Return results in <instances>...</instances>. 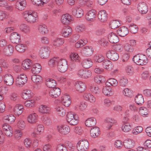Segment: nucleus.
Instances as JSON below:
<instances>
[{
	"instance_id": "f257e3e1",
	"label": "nucleus",
	"mask_w": 151,
	"mask_h": 151,
	"mask_svg": "<svg viewBox=\"0 0 151 151\" xmlns=\"http://www.w3.org/2000/svg\"><path fill=\"white\" fill-rule=\"evenodd\" d=\"M133 60L137 64L142 65L146 64L148 62L147 56L142 54L135 55L133 58Z\"/></svg>"
},
{
	"instance_id": "f03ea898",
	"label": "nucleus",
	"mask_w": 151,
	"mask_h": 151,
	"mask_svg": "<svg viewBox=\"0 0 151 151\" xmlns=\"http://www.w3.org/2000/svg\"><path fill=\"white\" fill-rule=\"evenodd\" d=\"M66 120L71 125H75L78 122L79 117L78 115L74 112L70 111L67 114Z\"/></svg>"
},
{
	"instance_id": "7ed1b4c3",
	"label": "nucleus",
	"mask_w": 151,
	"mask_h": 151,
	"mask_svg": "<svg viewBox=\"0 0 151 151\" xmlns=\"http://www.w3.org/2000/svg\"><path fill=\"white\" fill-rule=\"evenodd\" d=\"M23 17L25 20L30 23H34L37 19V15L35 13L26 11L23 13Z\"/></svg>"
},
{
	"instance_id": "20e7f679",
	"label": "nucleus",
	"mask_w": 151,
	"mask_h": 151,
	"mask_svg": "<svg viewBox=\"0 0 151 151\" xmlns=\"http://www.w3.org/2000/svg\"><path fill=\"white\" fill-rule=\"evenodd\" d=\"M67 61L64 59H61L58 60L57 65L58 69L60 72H65L68 68Z\"/></svg>"
},
{
	"instance_id": "39448f33",
	"label": "nucleus",
	"mask_w": 151,
	"mask_h": 151,
	"mask_svg": "<svg viewBox=\"0 0 151 151\" xmlns=\"http://www.w3.org/2000/svg\"><path fill=\"white\" fill-rule=\"evenodd\" d=\"M89 144L86 139L80 140L77 144V147L79 151H86L89 148Z\"/></svg>"
},
{
	"instance_id": "423d86ee",
	"label": "nucleus",
	"mask_w": 151,
	"mask_h": 151,
	"mask_svg": "<svg viewBox=\"0 0 151 151\" xmlns=\"http://www.w3.org/2000/svg\"><path fill=\"white\" fill-rule=\"evenodd\" d=\"M50 52V49L49 47L44 46L40 47L39 54L42 58L46 59L49 57Z\"/></svg>"
},
{
	"instance_id": "0eeeda50",
	"label": "nucleus",
	"mask_w": 151,
	"mask_h": 151,
	"mask_svg": "<svg viewBox=\"0 0 151 151\" xmlns=\"http://www.w3.org/2000/svg\"><path fill=\"white\" fill-rule=\"evenodd\" d=\"M27 78L25 75L22 74L17 76L16 81V85L19 87L22 86L27 81Z\"/></svg>"
},
{
	"instance_id": "6e6552de",
	"label": "nucleus",
	"mask_w": 151,
	"mask_h": 151,
	"mask_svg": "<svg viewBox=\"0 0 151 151\" xmlns=\"http://www.w3.org/2000/svg\"><path fill=\"white\" fill-rule=\"evenodd\" d=\"M77 74L79 77L87 78L91 76V73L90 70L81 69H79L78 70Z\"/></svg>"
},
{
	"instance_id": "1a4fd4ad",
	"label": "nucleus",
	"mask_w": 151,
	"mask_h": 151,
	"mask_svg": "<svg viewBox=\"0 0 151 151\" xmlns=\"http://www.w3.org/2000/svg\"><path fill=\"white\" fill-rule=\"evenodd\" d=\"M83 11L80 7H75L72 9V14L77 18L81 17L83 16Z\"/></svg>"
},
{
	"instance_id": "9d476101",
	"label": "nucleus",
	"mask_w": 151,
	"mask_h": 151,
	"mask_svg": "<svg viewBox=\"0 0 151 151\" xmlns=\"http://www.w3.org/2000/svg\"><path fill=\"white\" fill-rule=\"evenodd\" d=\"M39 112L42 114H49L50 112L51 108L47 105H41L38 107Z\"/></svg>"
},
{
	"instance_id": "9b49d317",
	"label": "nucleus",
	"mask_w": 151,
	"mask_h": 151,
	"mask_svg": "<svg viewBox=\"0 0 151 151\" xmlns=\"http://www.w3.org/2000/svg\"><path fill=\"white\" fill-rule=\"evenodd\" d=\"M57 129L60 133L64 135L68 134L70 130L69 126L66 125L58 126Z\"/></svg>"
},
{
	"instance_id": "f8f14e48",
	"label": "nucleus",
	"mask_w": 151,
	"mask_h": 151,
	"mask_svg": "<svg viewBox=\"0 0 151 151\" xmlns=\"http://www.w3.org/2000/svg\"><path fill=\"white\" fill-rule=\"evenodd\" d=\"M75 87L76 90L79 92H83L86 88L85 84L81 81H78L76 82L75 85Z\"/></svg>"
},
{
	"instance_id": "ddd939ff",
	"label": "nucleus",
	"mask_w": 151,
	"mask_h": 151,
	"mask_svg": "<svg viewBox=\"0 0 151 151\" xmlns=\"http://www.w3.org/2000/svg\"><path fill=\"white\" fill-rule=\"evenodd\" d=\"M61 93V90L58 88L55 87L51 89L49 91V95L53 98H56L59 96Z\"/></svg>"
},
{
	"instance_id": "4468645a",
	"label": "nucleus",
	"mask_w": 151,
	"mask_h": 151,
	"mask_svg": "<svg viewBox=\"0 0 151 151\" xmlns=\"http://www.w3.org/2000/svg\"><path fill=\"white\" fill-rule=\"evenodd\" d=\"M138 9L142 14H146L148 11V7L146 4L144 2L139 3L138 4Z\"/></svg>"
},
{
	"instance_id": "2eb2a0df",
	"label": "nucleus",
	"mask_w": 151,
	"mask_h": 151,
	"mask_svg": "<svg viewBox=\"0 0 151 151\" xmlns=\"http://www.w3.org/2000/svg\"><path fill=\"white\" fill-rule=\"evenodd\" d=\"M3 79L5 83L9 86L12 85L14 82L13 77L9 74H5L4 75Z\"/></svg>"
},
{
	"instance_id": "dca6fc26",
	"label": "nucleus",
	"mask_w": 151,
	"mask_h": 151,
	"mask_svg": "<svg viewBox=\"0 0 151 151\" xmlns=\"http://www.w3.org/2000/svg\"><path fill=\"white\" fill-rule=\"evenodd\" d=\"M72 32V30L70 27L68 26H65L62 30V35L64 37H68L71 35Z\"/></svg>"
},
{
	"instance_id": "f3484780",
	"label": "nucleus",
	"mask_w": 151,
	"mask_h": 151,
	"mask_svg": "<svg viewBox=\"0 0 151 151\" xmlns=\"http://www.w3.org/2000/svg\"><path fill=\"white\" fill-rule=\"evenodd\" d=\"M10 40L12 43L18 44L20 42V35L17 32H13L10 36Z\"/></svg>"
},
{
	"instance_id": "a211bd4d",
	"label": "nucleus",
	"mask_w": 151,
	"mask_h": 151,
	"mask_svg": "<svg viewBox=\"0 0 151 151\" xmlns=\"http://www.w3.org/2000/svg\"><path fill=\"white\" fill-rule=\"evenodd\" d=\"M106 128L107 129L109 130L112 126L116 123V121L114 119L108 117L105 119Z\"/></svg>"
},
{
	"instance_id": "6ab92c4d",
	"label": "nucleus",
	"mask_w": 151,
	"mask_h": 151,
	"mask_svg": "<svg viewBox=\"0 0 151 151\" xmlns=\"http://www.w3.org/2000/svg\"><path fill=\"white\" fill-rule=\"evenodd\" d=\"M107 56L111 60L115 61L118 60L119 58V55L115 51L110 50L109 51L107 54Z\"/></svg>"
},
{
	"instance_id": "aec40b11",
	"label": "nucleus",
	"mask_w": 151,
	"mask_h": 151,
	"mask_svg": "<svg viewBox=\"0 0 151 151\" xmlns=\"http://www.w3.org/2000/svg\"><path fill=\"white\" fill-rule=\"evenodd\" d=\"M134 141L131 139H128L124 140L123 145L124 147L127 149L132 148L134 146Z\"/></svg>"
},
{
	"instance_id": "412c9836",
	"label": "nucleus",
	"mask_w": 151,
	"mask_h": 151,
	"mask_svg": "<svg viewBox=\"0 0 151 151\" xmlns=\"http://www.w3.org/2000/svg\"><path fill=\"white\" fill-rule=\"evenodd\" d=\"M129 32V29L127 27L123 26L120 27L117 30V33L121 37L126 36Z\"/></svg>"
},
{
	"instance_id": "4be33fe9",
	"label": "nucleus",
	"mask_w": 151,
	"mask_h": 151,
	"mask_svg": "<svg viewBox=\"0 0 151 151\" xmlns=\"http://www.w3.org/2000/svg\"><path fill=\"white\" fill-rule=\"evenodd\" d=\"M96 16V11L93 9L89 11L86 14V18L88 21H93Z\"/></svg>"
},
{
	"instance_id": "5701e85b",
	"label": "nucleus",
	"mask_w": 151,
	"mask_h": 151,
	"mask_svg": "<svg viewBox=\"0 0 151 151\" xmlns=\"http://www.w3.org/2000/svg\"><path fill=\"white\" fill-rule=\"evenodd\" d=\"M108 38L109 41L113 43H116L119 40L118 37L116 34L113 32L109 33L108 35Z\"/></svg>"
},
{
	"instance_id": "b1692460",
	"label": "nucleus",
	"mask_w": 151,
	"mask_h": 151,
	"mask_svg": "<svg viewBox=\"0 0 151 151\" xmlns=\"http://www.w3.org/2000/svg\"><path fill=\"white\" fill-rule=\"evenodd\" d=\"M26 5L25 0H18L16 3V8L19 10H24Z\"/></svg>"
},
{
	"instance_id": "393cba45",
	"label": "nucleus",
	"mask_w": 151,
	"mask_h": 151,
	"mask_svg": "<svg viewBox=\"0 0 151 151\" xmlns=\"http://www.w3.org/2000/svg\"><path fill=\"white\" fill-rule=\"evenodd\" d=\"M100 131L99 127H93L91 128L90 130V134L91 136L93 138L97 137L100 134Z\"/></svg>"
},
{
	"instance_id": "a878e982",
	"label": "nucleus",
	"mask_w": 151,
	"mask_h": 151,
	"mask_svg": "<svg viewBox=\"0 0 151 151\" xmlns=\"http://www.w3.org/2000/svg\"><path fill=\"white\" fill-rule=\"evenodd\" d=\"M82 51L84 55L87 56H89L93 54V50L92 47L86 46L83 47Z\"/></svg>"
},
{
	"instance_id": "bb28decb",
	"label": "nucleus",
	"mask_w": 151,
	"mask_h": 151,
	"mask_svg": "<svg viewBox=\"0 0 151 151\" xmlns=\"http://www.w3.org/2000/svg\"><path fill=\"white\" fill-rule=\"evenodd\" d=\"M23 110V107L21 104H17L13 109L14 114L18 116L21 114Z\"/></svg>"
},
{
	"instance_id": "cd10ccee",
	"label": "nucleus",
	"mask_w": 151,
	"mask_h": 151,
	"mask_svg": "<svg viewBox=\"0 0 151 151\" xmlns=\"http://www.w3.org/2000/svg\"><path fill=\"white\" fill-rule=\"evenodd\" d=\"M44 127L42 124H39L37 125L36 128L35 129L34 131L32 133V135L35 137L37 135L41 134L44 131Z\"/></svg>"
},
{
	"instance_id": "c85d7f7f",
	"label": "nucleus",
	"mask_w": 151,
	"mask_h": 151,
	"mask_svg": "<svg viewBox=\"0 0 151 151\" xmlns=\"http://www.w3.org/2000/svg\"><path fill=\"white\" fill-rule=\"evenodd\" d=\"M107 13L105 10H101L99 12L98 17L99 19L101 22H104L107 19Z\"/></svg>"
},
{
	"instance_id": "c756f323",
	"label": "nucleus",
	"mask_w": 151,
	"mask_h": 151,
	"mask_svg": "<svg viewBox=\"0 0 151 151\" xmlns=\"http://www.w3.org/2000/svg\"><path fill=\"white\" fill-rule=\"evenodd\" d=\"M14 51V48L9 45L5 47L3 50L4 53L6 55L10 56L12 55Z\"/></svg>"
},
{
	"instance_id": "7c9ffc66",
	"label": "nucleus",
	"mask_w": 151,
	"mask_h": 151,
	"mask_svg": "<svg viewBox=\"0 0 151 151\" xmlns=\"http://www.w3.org/2000/svg\"><path fill=\"white\" fill-rule=\"evenodd\" d=\"M62 104L65 106L68 107L71 103L70 97L68 95H65L61 98Z\"/></svg>"
},
{
	"instance_id": "2f4dec72",
	"label": "nucleus",
	"mask_w": 151,
	"mask_h": 151,
	"mask_svg": "<svg viewBox=\"0 0 151 151\" xmlns=\"http://www.w3.org/2000/svg\"><path fill=\"white\" fill-rule=\"evenodd\" d=\"M83 97L85 100L91 103H94L96 100V98L91 94L88 93H84Z\"/></svg>"
},
{
	"instance_id": "473e14b6",
	"label": "nucleus",
	"mask_w": 151,
	"mask_h": 151,
	"mask_svg": "<svg viewBox=\"0 0 151 151\" xmlns=\"http://www.w3.org/2000/svg\"><path fill=\"white\" fill-rule=\"evenodd\" d=\"M71 20V16L68 14H63L61 17V21L63 24H67L70 22Z\"/></svg>"
},
{
	"instance_id": "72a5a7b5",
	"label": "nucleus",
	"mask_w": 151,
	"mask_h": 151,
	"mask_svg": "<svg viewBox=\"0 0 151 151\" xmlns=\"http://www.w3.org/2000/svg\"><path fill=\"white\" fill-rule=\"evenodd\" d=\"M81 65L83 68H88L92 66L93 62L90 59H85L82 61Z\"/></svg>"
},
{
	"instance_id": "f704fd0d",
	"label": "nucleus",
	"mask_w": 151,
	"mask_h": 151,
	"mask_svg": "<svg viewBox=\"0 0 151 151\" xmlns=\"http://www.w3.org/2000/svg\"><path fill=\"white\" fill-rule=\"evenodd\" d=\"M41 69L40 64L38 63L34 64L32 66L31 71L33 74H38L40 73Z\"/></svg>"
},
{
	"instance_id": "c9c22d12",
	"label": "nucleus",
	"mask_w": 151,
	"mask_h": 151,
	"mask_svg": "<svg viewBox=\"0 0 151 151\" xmlns=\"http://www.w3.org/2000/svg\"><path fill=\"white\" fill-rule=\"evenodd\" d=\"M45 84L47 87L52 88H54L57 84L56 81L52 78H47L46 79Z\"/></svg>"
},
{
	"instance_id": "e433bc0d",
	"label": "nucleus",
	"mask_w": 151,
	"mask_h": 151,
	"mask_svg": "<svg viewBox=\"0 0 151 151\" xmlns=\"http://www.w3.org/2000/svg\"><path fill=\"white\" fill-rule=\"evenodd\" d=\"M96 123L95 118L91 117L88 118L85 121V124L88 127H92L95 126Z\"/></svg>"
},
{
	"instance_id": "4c0bfd02",
	"label": "nucleus",
	"mask_w": 151,
	"mask_h": 151,
	"mask_svg": "<svg viewBox=\"0 0 151 151\" xmlns=\"http://www.w3.org/2000/svg\"><path fill=\"white\" fill-rule=\"evenodd\" d=\"M132 129V126L128 122H124L122 127V130L125 132H127L131 131Z\"/></svg>"
},
{
	"instance_id": "58836bf2",
	"label": "nucleus",
	"mask_w": 151,
	"mask_h": 151,
	"mask_svg": "<svg viewBox=\"0 0 151 151\" xmlns=\"http://www.w3.org/2000/svg\"><path fill=\"white\" fill-rule=\"evenodd\" d=\"M32 64V62L31 60L29 59H26L24 60L22 63V67L24 69H29Z\"/></svg>"
},
{
	"instance_id": "ea45409f",
	"label": "nucleus",
	"mask_w": 151,
	"mask_h": 151,
	"mask_svg": "<svg viewBox=\"0 0 151 151\" xmlns=\"http://www.w3.org/2000/svg\"><path fill=\"white\" fill-rule=\"evenodd\" d=\"M57 114L61 116H65L66 113V111L62 106L58 105L55 108Z\"/></svg>"
},
{
	"instance_id": "a19ab883",
	"label": "nucleus",
	"mask_w": 151,
	"mask_h": 151,
	"mask_svg": "<svg viewBox=\"0 0 151 151\" xmlns=\"http://www.w3.org/2000/svg\"><path fill=\"white\" fill-rule=\"evenodd\" d=\"M64 39L58 38L54 40L53 44L54 47H58L63 45L64 43Z\"/></svg>"
},
{
	"instance_id": "79ce46f5",
	"label": "nucleus",
	"mask_w": 151,
	"mask_h": 151,
	"mask_svg": "<svg viewBox=\"0 0 151 151\" xmlns=\"http://www.w3.org/2000/svg\"><path fill=\"white\" fill-rule=\"evenodd\" d=\"M89 88L91 91L94 94L98 95L100 92L99 87L94 84H91L89 86Z\"/></svg>"
},
{
	"instance_id": "37998d69",
	"label": "nucleus",
	"mask_w": 151,
	"mask_h": 151,
	"mask_svg": "<svg viewBox=\"0 0 151 151\" xmlns=\"http://www.w3.org/2000/svg\"><path fill=\"white\" fill-rule=\"evenodd\" d=\"M37 115L35 113L31 114L27 117L28 122L31 124L35 123L37 121Z\"/></svg>"
},
{
	"instance_id": "c03bdc74",
	"label": "nucleus",
	"mask_w": 151,
	"mask_h": 151,
	"mask_svg": "<svg viewBox=\"0 0 151 151\" xmlns=\"http://www.w3.org/2000/svg\"><path fill=\"white\" fill-rule=\"evenodd\" d=\"M118 85L117 80L114 78H110L105 83V85L106 86H111L114 87Z\"/></svg>"
},
{
	"instance_id": "a18cd8bd",
	"label": "nucleus",
	"mask_w": 151,
	"mask_h": 151,
	"mask_svg": "<svg viewBox=\"0 0 151 151\" xmlns=\"http://www.w3.org/2000/svg\"><path fill=\"white\" fill-rule=\"evenodd\" d=\"M135 101L139 105H141L144 102V100L142 95L141 94L137 95L135 98Z\"/></svg>"
},
{
	"instance_id": "49530a36",
	"label": "nucleus",
	"mask_w": 151,
	"mask_h": 151,
	"mask_svg": "<svg viewBox=\"0 0 151 151\" xmlns=\"http://www.w3.org/2000/svg\"><path fill=\"white\" fill-rule=\"evenodd\" d=\"M39 32L42 34H47L48 32L47 26L45 24L40 25L38 27Z\"/></svg>"
},
{
	"instance_id": "de8ad7c7",
	"label": "nucleus",
	"mask_w": 151,
	"mask_h": 151,
	"mask_svg": "<svg viewBox=\"0 0 151 151\" xmlns=\"http://www.w3.org/2000/svg\"><path fill=\"white\" fill-rule=\"evenodd\" d=\"M0 6L4 7L7 10L11 11L13 10L12 6L9 5L6 0H0Z\"/></svg>"
},
{
	"instance_id": "09e8293b",
	"label": "nucleus",
	"mask_w": 151,
	"mask_h": 151,
	"mask_svg": "<svg viewBox=\"0 0 151 151\" xmlns=\"http://www.w3.org/2000/svg\"><path fill=\"white\" fill-rule=\"evenodd\" d=\"M4 119L6 121V122L10 124L14 122L15 119V117L13 115L11 114L4 116Z\"/></svg>"
},
{
	"instance_id": "8fccbe9b",
	"label": "nucleus",
	"mask_w": 151,
	"mask_h": 151,
	"mask_svg": "<svg viewBox=\"0 0 151 151\" xmlns=\"http://www.w3.org/2000/svg\"><path fill=\"white\" fill-rule=\"evenodd\" d=\"M15 49L17 51L22 52L26 49L27 47L25 44H19L16 46Z\"/></svg>"
},
{
	"instance_id": "3c124183",
	"label": "nucleus",
	"mask_w": 151,
	"mask_h": 151,
	"mask_svg": "<svg viewBox=\"0 0 151 151\" xmlns=\"http://www.w3.org/2000/svg\"><path fill=\"white\" fill-rule=\"evenodd\" d=\"M128 29L129 31L135 34L138 31V27L136 25L132 23L129 24L128 27Z\"/></svg>"
},
{
	"instance_id": "603ef678",
	"label": "nucleus",
	"mask_w": 151,
	"mask_h": 151,
	"mask_svg": "<svg viewBox=\"0 0 151 151\" xmlns=\"http://www.w3.org/2000/svg\"><path fill=\"white\" fill-rule=\"evenodd\" d=\"M19 28L21 31L26 33H28L30 31L29 27L24 24H21Z\"/></svg>"
},
{
	"instance_id": "864d4df0",
	"label": "nucleus",
	"mask_w": 151,
	"mask_h": 151,
	"mask_svg": "<svg viewBox=\"0 0 151 151\" xmlns=\"http://www.w3.org/2000/svg\"><path fill=\"white\" fill-rule=\"evenodd\" d=\"M102 92L106 96H110L112 94L111 89L109 86H103L102 88Z\"/></svg>"
},
{
	"instance_id": "5fc2aeb1",
	"label": "nucleus",
	"mask_w": 151,
	"mask_h": 151,
	"mask_svg": "<svg viewBox=\"0 0 151 151\" xmlns=\"http://www.w3.org/2000/svg\"><path fill=\"white\" fill-rule=\"evenodd\" d=\"M59 59L58 58H54L50 60L48 62V65L51 67H53L58 65V62Z\"/></svg>"
},
{
	"instance_id": "6e6d98bb",
	"label": "nucleus",
	"mask_w": 151,
	"mask_h": 151,
	"mask_svg": "<svg viewBox=\"0 0 151 151\" xmlns=\"http://www.w3.org/2000/svg\"><path fill=\"white\" fill-rule=\"evenodd\" d=\"M43 122L46 125L49 126L51 123L50 118L46 116H43L41 118Z\"/></svg>"
},
{
	"instance_id": "4d7b16f0",
	"label": "nucleus",
	"mask_w": 151,
	"mask_h": 151,
	"mask_svg": "<svg viewBox=\"0 0 151 151\" xmlns=\"http://www.w3.org/2000/svg\"><path fill=\"white\" fill-rule=\"evenodd\" d=\"M31 91L28 90H24L22 93V98L24 99H29L31 97Z\"/></svg>"
},
{
	"instance_id": "13d9d810",
	"label": "nucleus",
	"mask_w": 151,
	"mask_h": 151,
	"mask_svg": "<svg viewBox=\"0 0 151 151\" xmlns=\"http://www.w3.org/2000/svg\"><path fill=\"white\" fill-rule=\"evenodd\" d=\"M93 60L96 62H101L104 59V57L102 55L99 54L94 56L93 58Z\"/></svg>"
},
{
	"instance_id": "bf43d9fd",
	"label": "nucleus",
	"mask_w": 151,
	"mask_h": 151,
	"mask_svg": "<svg viewBox=\"0 0 151 151\" xmlns=\"http://www.w3.org/2000/svg\"><path fill=\"white\" fill-rule=\"evenodd\" d=\"M31 79L34 82L39 83L42 81V78L39 75H35L32 76Z\"/></svg>"
},
{
	"instance_id": "052dcab7",
	"label": "nucleus",
	"mask_w": 151,
	"mask_h": 151,
	"mask_svg": "<svg viewBox=\"0 0 151 151\" xmlns=\"http://www.w3.org/2000/svg\"><path fill=\"white\" fill-rule=\"evenodd\" d=\"M128 83V81L127 78L123 77L121 78L119 81V84L122 87L126 86Z\"/></svg>"
},
{
	"instance_id": "680f3d73",
	"label": "nucleus",
	"mask_w": 151,
	"mask_h": 151,
	"mask_svg": "<svg viewBox=\"0 0 151 151\" xmlns=\"http://www.w3.org/2000/svg\"><path fill=\"white\" fill-rule=\"evenodd\" d=\"M122 92L124 96H126L131 97L132 95V91L128 88L124 89Z\"/></svg>"
},
{
	"instance_id": "e2e57ef3",
	"label": "nucleus",
	"mask_w": 151,
	"mask_h": 151,
	"mask_svg": "<svg viewBox=\"0 0 151 151\" xmlns=\"http://www.w3.org/2000/svg\"><path fill=\"white\" fill-rule=\"evenodd\" d=\"M70 58L71 61L75 62L79 61L80 58L77 53H72L70 55Z\"/></svg>"
},
{
	"instance_id": "0e129e2a",
	"label": "nucleus",
	"mask_w": 151,
	"mask_h": 151,
	"mask_svg": "<svg viewBox=\"0 0 151 151\" xmlns=\"http://www.w3.org/2000/svg\"><path fill=\"white\" fill-rule=\"evenodd\" d=\"M120 24L119 21L113 20L110 23V26L112 29H114L119 26Z\"/></svg>"
},
{
	"instance_id": "69168bd1",
	"label": "nucleus",
	"mask_w": 151,
	"mask_h": 151,
	"mask_svg": "<svg viewBox=\"0 0 151 151\" xmlns=\"http://www.w3.org/2000/svg\"><path fill=\"white\" fill-rule=\"evenodd\" d=\"M124 49L126 51L128 52H132L134 50V48L131 46L129 43H126L124 46Z\"/></svg>"
},
{
	"instance_id": "338daca9",
	"label": "nucleus",
	"mask_w": 151,
	"mask_h": 151,
	"mask_svg": "<svg viewBox=\"0 0 151 151\" xmlns=\"http://www.w3.org/2000/svg\"><path fill=\"white\" fill-rule=\"evenodd\" d=\"M128 108L131 111L133 112L137 111H138V107L137 106L136 104L132 103L128 105Z\"/></svg>"
},
{
	"instance_id": "774afa93",
	"label": "nucleus",
	"mask_w": 151,
	"mask_h": 151,
	"mask_svg": "<svg viewBox=\"0 0 151 151\" xmlns=\"http://www.w3.org/2000/svg\"><path fill=\"white\" fill-rule=\"evenodd\" d=\"M139 114L142 116H145L148 114V111L146 107H140L139 109Z\"/></svg>"
}]
</instances>
